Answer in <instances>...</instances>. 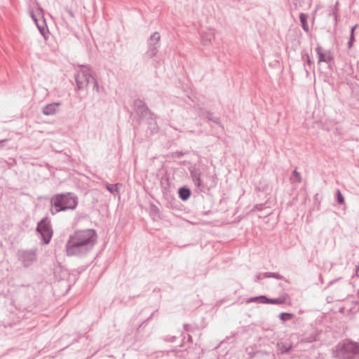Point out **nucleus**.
<instances>
[{"mask_svg": "<svg viewBox=\"0 0 359 359\" xmlns=\"http://www.w3.org/2000/svg\"><path fill=\"white\" fill-rule=\"evenodd\" d=\"M97 235L94 229L77 231L69 238L66 244L67 255L83 256L90 252L96 243Z\"/></svg>", "mask_w": 359, "mask_h": 359, "instance_id": "nucleus-1", "label": "nucleus"}, {"mask_svg": "<svg viewBox=\"0 0 359 359\" xmlns=\"http://www.w3.org/2000/svg\"><path fill=\"white\" fill-rule=\"evenodd\" d=\"M53 208L50 209L52 215L67 210H74L78 205V198L73 193L57 194L50 201Z\"/></svg>", "mask_w": 359, "mask_h": 359, "instance_id": "nucleus-2", "label": "nucleus"}, {"mask_svg": "<svg viewBox=\"0 0 359 359\" xmlns=\"http://www.w3.org/2000/svg\"><path fill=\"white\" fill-rule=\"evenodd\" d=\"M95 73L88 66H81V69L75 74L76 86L79 90L85 89L91 83Z\"/></svg>", "mask_w": 359, "mask_h": 359, "instance_id": "nucleus-3", "label": "nucleus"}, {"mask_svg": "<svg viewBox=\"0 0 359 359\" xmlns=\"http://www.w3.org/2000/svg\"><path fill=\"white\" fill-rule=\"evenodd\" d=\"M36 231L41 235L43 244L49 243L53 236V230L47 218L42 219L38 223Z\"/></svg>", "mask_w": 359, "mask_h": 359, "instance_id": "nucleus-4", "label": "nucleus"}, {"mask_svg": "<svg viewBox=\"0 0 359 359\" xmlns=\"http://www.w3.org/2000/svg\"><path fill=\"white\" fill-rule=\"evenodd\" d=\"M133 107L136 114L140 118L148 117L151 120L154 119V114L149 110L145 102L140 99H135L133 102Z\"/></svg>", "mask_w": 359, "mask_h": 359, "instance_id": "nucleus-5", "label": "nucleus"}, {"mask_svg": "<svg viewBox=\"0 0 359 359\" xmlns=\"http://www.w3.org/2000/svg\"><path fill=\"white\" fill-rule=\"evenodd\" d=\"M160 34L157 32H154L149 39L147 41L148 50L147 51V55L152 58L156 55L158 48L160 47Z\"/></svg>", "mask_w": 359, "mask_h": 359, "instance_id": "nucleus-6", "label": "nucleus"}, {"mask_svg": "<svg viewBox=\"0 0 359 359\" xmlns=\"http://www.w3.org/2000/svg\"><path fill=\"white\" fill-rule=\"evenodd\" d=\"M30 15L34 22L36 23V27H38L41 34L43 36H46V34L48 31L47 26L46 25L45 20L42 16V9L38 8L36 11L34 12L32 11L30 12Z\"/></svg>", "mask_w": 359, "mask_h": 359, "instance_id": "nucleus-7", "label": "nucleus"}, {"mask_svg": "<svg viewBox=\"0 0 359 359\" xmlns=\"http://www.w3.org/2000/svg\"><path fill=\"white\" fill-rule=\"evenodd\" d=\"M18 257L23 263L24 266L27 267L36 259V250L19 251Z\"/></svg>", "mask_w": 359, "mask_h": 359, "instance_id": "nucleus-8", "label": "nucleus"}, {"mask_svg": "<svg viewBox=\"0 0 359 359\" xmlns=\"http://www.w3.org/2000/svg\"><path fill=\"white\" fill-rule=\"evenodd\" d=\"M259 300L261 303H267V304H286L288 305L291 304V302L287 295H284L278 299H267L264 296H260L259 297H255L252 299V302H255Z\"/></svg>", "mask_w": 359, "mask_h": 359, "instance_id": "nucleus-9", "label": "nucleus"}, {"mask_svg": "<svg viewBox=\"0 0 359 359\" xmlns=\"http://www.w3.org/2000/svg\"><path fill=\"white\" fill-rule=\"evenodd\" d=\"M60 105V102H53L50 104H46L43 108V113L45 115L50 116L56 114L59 111V107Z\"/></svg>", "mask_w": 359, "mask_h": 359, "instance_id": "nucleus-10", "label": "nucleus"}, {"mask_svg": "<svg viewBox=\"0 0 359 359\" xmlns=\"http://www.w3.org/2000/svg\"><path fill=\"white\" fill-rule=\"evenodd\" d=\"M191 177L194 183V185L199 189L202 190L205 188L202 183V180L201 179V174L199 171L196 169H193L191 170Z\"/></svg>", "mask_w": 359, "mask_h": 359, "instance_id": "nucleus-11", "label": "nucleus"}, {"mask_svg": "<svg viewBox=\"0 0 359 359\" xmlns=\"http://www.w3.org/2000/svg\"><path fill=\"white\" fill-rule=\"evenodd\" d=\"M201 43L206 46L208 45L214 38V33L212 29H208L205 32H201Z\"/></svg>", "mask_w": 359, "mask_h": 359, "instance_id": "nucleus-12", "label": "nucleus"}, {"mask_svg": "<svg viewBox=\"0 0 359 359\" xmlns=\"http://www.w3.org/2000/svg\"><path fill=\"white\" fill-rule=\"evenodd\" d=\"M344 348L347 351L353 352V353H359V345L354 342L347 341L344 344Z\"/></svg>", "mask_w": 359, "mask_h": 359, "instance_id": "nucleus-13", "label": "nucleus"}, {"mask_svg": "<svg viewBox=\"0 0 359 359\" xmlns=\"http://www.w3.org/2000/svg\"><path fill=\"white\" fill-rule=\"evenodd\" d=\"M317 53L319 62H328L332 60L330 55L323 53L322 48L320 47L317 48Z\"/></svg>", "mask_w": 359, "mask_h": 359, "instance_id": "nucleus-14", "label": "nucleus"}, {"mask_svg": "<svg viewBox=\"0 0 359 359\" xmlns=\"http://www.w3.org/2000/svg\"><path fill=\"white\" fill-rule=\"evenodd\" d=\"M178 193H179L180 198L182 201H187L191 195L190 190L186 187L180 188Z\"/></svg>", "mask_w": 359, "mask_h": 359, "instance_id": "nucleus-15", "label": "nucleus"}, {"mask_svg": "<svg viewBox=\"0 0 359 359\" xmlns=\"http://www.w3.org/2000/svg\"><path fill=\"white\" fill-rule=\"evenodd\" d=\"M277 346L281 353H286L292 348V344L290 343L280 342Z\"/></svg>", "mask_w": 359, "mask_h": 359, "instance_id": "nucleus-16", "label": "nucleus"}, {"mask_svg": "<svg viewBox=\"0 0 359 359\" xmlns=\"http://www.w3.org/2000/svg\"><path fill=\"white\" fill-rule=\"evenodd\" d=\"M118 184H106V188L111 193V194H115V193H117L118 192V189H117V186Z\"/></svg>", "mask_w": 359, "mask_h": 359, "instance_id": "nucleus-17", "label": "nucleus"}, {"mask_svg": "<svg viewBox=\"0 0 359 359\" xmlns=\"http://www.w3.org/2000/svg\"><path fill=\"white\" fill-rule=\"evenodd\" d=\"M302 27L304 30L308 31V25L306 24V16L304 14H301L299 16Z\"/></svg>", "mask_w": 359, "mask_h": 359, "instance_id": "nucleus-18", "label": "nucleus"}, {"mask_svg": "<svg viewBox=\"0 0 359 359\" xmlns=\"http://www.w3.org/2000/svg\"><path fill=\"white\" fill-rule=\"evenodd\" d=\"M293 317V315L292 313H282L280 314V318L283 320H287L292 319Z\"/></svg>", "mask_w": 359, "mask_h": 359, "instance_id": "nucleus-19", "label": "nucleus"}, {"mask_svg": "<svg viewBox=\"0 0 359 359\" xmlns=\"http://www.w3.org/2000/svg\"><path fill=\"white\" fill-rule=\"evenodd\" d=\"M91 83H93V90L98 93L100 90V86H99L97 81L96 80V79L95 77L93 78Z\"/></svg>", "mask_w": 359, "mask_h": 359, "instance_id": "nucleus-20", "label": "nucleus"}, {"mask_svg": "<svg viewBox=\"0 0 359 359\" xmlns=\"http://www.w3.org/2000/svg\"><path fill=\"white\" fill-rule=\"evenodd\" d=\"M337 201L340 204H343L344 203V197L339 190L337 191Z\"/></svg>", "mask_w": 359, "mask_h": 359, "instance_id": "nucleus-21", "label": "nucleus"}, {"mask_svg": "<svg viewBox=\"0 0 359 359\" xmlns=\"http://www.w3.org/2000/svg\"><path fill=\"white\" fill-rule=\"evenodd\" d=\"M355 27H353L352 28V29H351V40H353V32H354Z\"/></svg>", "mask_w": 359, "mask_h": 359, "instance_id": "nucleus-22", "label": "nucleus"}, {"mask_svg": "<svg viewBox=\"0 0 359 359\" xmlns=\"http://www.w3.org/2000/svg\"><path fill=\"white\" fill-rule=\"evenodd\" d=\"M189 325H187V324H185V325H184V330H185L186 331H189Z\"/></svg>", "mask_w": 359, "mask_h": 359, "instance_id": "nucleus-23", "label": "nucleus"}, {"mask_svg": "<svg viewBox=\"0 0 359 359\" xmlns=\"http://www.w3.org/2000/svg\"><path fill=\"white\" fill-rule=\"evenodd\" d=\"M207 118L210 120H213V118L211 117V114H208Z\"/></svg>", "mask_w": 359, "mask_h": 359, "instance_id": "nucleus-24", "label": "nucleus"}, {"mask_svg": "<svg viewBox=\"0 0 359 359\" xmlns=\"http://www.w3.org/2000/svg\"><path fill=\"white\" fill-rule=\"evenodd\" d=\"M68 13H69V14L72 17H73V16H74V15H73V13H72V12L71 11H68Z\"/></svg>", "mask_w": 359, "mask_h": 359, "instance_id": "nucleus-25", "label": "nucleus"}, {"mask_svg": "<svg viewBox=\"0 0 359 359\" xmlns=\"http://www.w3.org/2000/svg\"><path fill=\"white\" fill-rule=\"evenodd\" d=\"M188 340H189V341H191V335H189V336H188Z\"/></svg>", "mask_w": 359, "mask_h": 359, "instance_id": "nucleus-26", "label": "nucleus"}, {"mask_svg": "<svg viewBox=\"0 0 359 359\" xmlns=\"http://www.w3.org/2000/svg\"><path fill=\"white\" fill-rule=\"evenodd\" d=\"M6 140H0V144H2L3 142H6Z\"/></svg>", "mask_w": 359, "mask_h": 359, "instance_id": "nucleus-27", "label": "nucleus"}, {"mask_svg": "<svg viewBox=\"0 0 359 359\" xmlns=\"http://www.w3.org/2000/svg\"><path fill=\"white\" fill-rule=\"evenodd\" d=\"M182 155H183V154H182V153H179L178 156L180 157V156H182Z\"/></svg>", "mask_w": 359, "mask_h": 359, "instance_id": "nucleus-28", "label": "nucleus"}, {"mask_svg": "<svg viewBox=\"0 0 359 359\" xmlns=\"http://www.w3.org/2000/svg\"><path fill=\"white\" fill-rule=\"evenodd\" d=\"M351 46H352V43L351 41V42H349V47H351Z\"/></svg>", "mask_w": 359, "mask_h": 359, "instance_id": "nucleus-29", "label": "nucleus"}, {"mask_svg": "<svg viewBox=\"0 0 359 359\" xmlns=\"http://www.w3.org/2000/svg\"><path fill=\"white\" fill-rule=\"evenodd\" d=\"M357 276H359V271H357Z\"/></svg>", "mask_w": 359, "mask_h": 359, "instance_id": "nucleus-30", "label": "nucleus"}]
</instances>
